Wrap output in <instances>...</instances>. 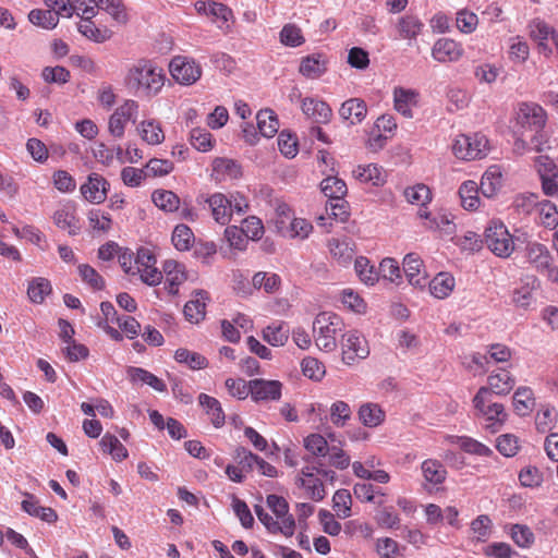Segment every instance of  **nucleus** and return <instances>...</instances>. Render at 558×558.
Returning a JSON list of instances; mask_svg holds the SVG:
<instances>
[{"instance_id": "52", "label": "nucleus", "mask_w": 558, "mask_h": 558, "mask_svg": "<svg viewBox=\"0 0 558 558\" xmlns=\"http://www.w3.org/2000/svg\"><path fill=\"white\" fill-rule=\"evenodd\" d=\"M129 374L133 380L142 381L143 384L150 386L156 391L163 392L167 390V386L162 379L144 368L131 367Z\"/></svg>"}, {"instance_id": "17", "label": "nucleus", "mask_w": 558, "mask_h": 558, "mask_svg": "<svg viewBox=\"0 0 558 558\" xmlns=\"http://www.w3.org/2000/svg\"><path fill=\"white\" fill-rule=\"evenodd\" d=\"M53 223L70 235H76L81 231L80 218L76 214V206L72 202L62 204L52 216Z\"/></svg>"}, {"instance_id": "55", "label": "nucleus", "mask_w": 558, "mask_h": 558, "mask_svg": "<svg viewBox=\"0 0 558 558\" xmlns=\"http://www.w3.org/2000/svg\"><path fill=\"white\" fill-rule=\"evenodd\" d=\"M280 43L288 47H300L305 43L302 29L292 23L286 24L279 33Z\"/></svg>"}, {"instance_id": "31", "label": "nucleus", "mask_w": 558, "mask_h": 558, "mask_svg": "<svg viewBox=\"0 0 558 558\" xmlns=\"http://www.w3.org/2000/svg\"><path fill=\"white\" fill-rule=\"evenodd\" d=\"M489 393L496 395H508L515 385V378L510 374L509 371L499 368L497 372H493L487 378Z\"/></svg>"}, {"instance_id": "62", "label": "nucleus", "mask_w": 558, "mask_h": 558, "mask_svg": "<svg viewBox=\"0 0 558 558\" xmlns=\"http://www.w3.org/2000/svg\"><path fill=\"white\" fill-rule=\"evenodd\" d=\"M301 367L303 375L315 381H320L326 374L325 365L312 356L303 359Z\"/></svg>"}, {"instance_id": "2", "label": "nucleus", "mask_w": 558, "mask_h": 558, "mask_svg": "<svg viewBox=\"0 0 558 558\" xmlns=\"http://www.w3.org/2000/svg\"><path fill=\"white\" fill-rule=\"evenodd\" d=\"M266 504L275 518L270 515L265 509L256 505L254 507L258 520L264 524L266 530L271 534H282L286 537H291L295 531V520L289 512V504L282 496L270 494L266 498Z\"/></svg>"}, {"instance_id": "54", "label": "nucleus", "mask_w": 558, "mask_h": 558, "mask_svg": "<svg viewBox=\"0 0 558 558\" xmlns=\"http://www.w3.org/2000/svg\"><path fill=\"white\" fill-rule=\"evenodd\" d=\"M530 37L535 41L548 40L554 41V36L558 35L553 26L542 19H534L529 24Z\"/></svg>"}, {"instance_id": "64", "label": "nucleus", "mask_w": 558, "mask_h": 558, "mask_svg": "<svg viewBox=\"0 0 558 558\" xmlns=\"http://www.w3.org/2000/svg\"><path fill=\"white\" fill-rule=\"evenodd\" d=\"M510 536L521 548L531 547L535 541L532 530L523 524H513L510 529Z\"/></svg>"}, {"instance_id": "29", "label": "nucleus", "mask_w": 558, "mask_h": 558, "mask_svg": "<svg viewBox=\"0 0 558 558\" xmlns=\"http://www.w3.org/2000/svg\"><path fill=\"white\" fill-rule=\"evenodd\" d=\"M198 403L204 409L214 427L220 428L225 425L226 415L218 399L207 393H199Z\"/></svg>"}, {"instance_id": "30", "label": "nucleus", "mask_w": 558, "mask_h": 558, "mask_svg": "<svg viewBox=\"0 0 558 558\" xmlns=\"http://www.w3.org/2000/svg\"><path fill=\"white\" fill-rule=\"evenodd\" d=\"M24 496L25 499L21 504L23 511L48 523L57 521L58 514L52 508L40 506L38 499L32 494L25 493Z\"/></svg>"}, {"instance_id": "60", "label": "nucleus", "mask_w": 558, "mask_h": 558, "mask_svg": "<svg viewBox=\"0 0 558 558\" xmlns=\"http://www.w3.org/2000/svg\"><path fill=\"white\" fill-rule=\"evenodd\" d=\"M191 145L199 151H209L214 147L213 135L205 129L194 128L190 133Z\"/></svg>"}, {"instance_id": "59", "label": "nucleus", "mask_w": 558, "mask_h": 558, "mask_svg": "<svg viewBox=\"0 0 558 558\" xmlns=\"http://www.w3.org/2000/svg\"><path fill=\"white\" fill-rule=\"evenodd\" d=\"M194 241V233L186 225H178L172 232V243L178 251H189Z\"/></svg>"}, {"instance_id": "5", "label": "nucleus", "mask_w": 558, "mask_h": 558, "mask_svg": "<svg viewBox=\"0 0 558 558\" xmlns=\"http://www.w3.org/2000/svg\"><path fill=\"white\" fill-rule=\"evenodd\" d=\"M335 472L314 464H307L301 469L295 477V485L304 490L307 498L320 501L326 497L323 478L332 480Z\"/></svg>"}, {"instance_id": "56", "label": "nucleus", "mask_w": 558, "mask_h": 558, "mask_svg": "<svg viewBox=\"0 0 558 558\" xmlns=\"http://www.w3.org/2000/svg\"><path fill=\"white\" fill-rule=\"evenodd\" d=\"M97 2L98 9L106 11L116 22L120 24L128 22L129 15L121 0H97Z\"/></svg>"}, {"instance_id": "51", "label": "nucleus", "mask_w": 558, "mask_h": 558, "mask_svg": "<svg viewBox=\"0 0 558 558\" xmlns=\"http://www.w3.org/2000/svg\"><path fill=\"white\" fill-rule=\"evenodd\" d=\"M50 292L51 284L46 278H34L28 283L27 295L33 303L41 304Z\"/></svg>"}, {"instance_id": "63", "label": "nucleus", "mask_w": 558, "mask_h": 558, "mask_svg": "<svg viewBox=\"0 0 558 558\" xmlns=\"http://www.w3.org/2000/svg\"><path fill=\"white\" fill-rule=\"evenodd\" d=\"M520 440L513 434H504L497 438L496 448L505 457H514L520 450Z\"/></svg>"}, {"instance_id": "34", "label": "nucleus", "mask_w": 558, "mask_h": 558, "mask_svg": "<svg viewBox=\"0 0 558 558\" xmlns=\"http://www.w3.org/2000/svg\"><path fill=\"white\" fill-rule=\"evenodd\" d=\"M428 287L433 296L442 300L452 293L456 280L451 274L441 271L428 282Z\"/></svg>"}, {"instance_id": "12", "label": "nucleus", "mask_w": 558, "mask_h": 558, "mask_svg": "<svg viewBox=\"0 0 558 558\" xmlns=\"http://www.w3.org/2000/svg\"><path fill=\"white\" fill-rule=\"evenodd\" d=\"M534 167L541 178L544 194L558 198V167L554 160L541 155L535 158Z\"/></svg>"}, {"instance_id": "4", "label": "nucleus", "mask_w": 558, "mask_h": 558, "mask_svg": "<svg viewBox=\"0 0 558 558\" xmlns=\"http://www.w3.org/2000/svg\"><path fill=\"white\" fill-rule=\"evenodd\" d=\"M343 322L335 313H319L313 323V332L316 345L326 352L337 348V335L342 331Z\"/></svg>"}, {"instance_id": "42", "label": "nucleus", "mask_w": 558, "mask_h": 558, "mask_svg": "<svg viewBox=\"0 0 558 558\" xmlns=\"http://www.w3.org/2000/svg\"><path fill=\"white\" fill-rule=\"evenodd\" d=\"M151 201L159 209L166 213H174L180 209V198L172 191L156 190L151 194Z\"/></svg>"}, {"instance_id": "37", "label": "nucleus", "mask_w": 558, "mask_h": 558, "mask_svg": "<svg viewBox=\"0 0 558 558\" xmlns=\"http://www.w3.org/2000/svg\"><path fill=\"white\" fill-rule=\"evenodd\" d=\"M353 175L360 182L371 183L374 186H380L386 182V174L380 167L375 163L357 166L353 170Z\"/></svg>"}, {"instance_id": "1", "label": "nucleus", "mask_w": 558, "mask_h": 558, "mask_svg": "<svg viewBox=\"0 0 558 558\" xmlns=\"http://www.w3.org/2000/svg\"><path fill=\"white\" fill-rule=\"evenodd\" d=\"M166 74L161 68L148 59L132 63L125 73L124 86L135 96L153 98L165 86Z\"/></svg>"}, {"instance_id": "6", "label": "nucleus", "mask_w": 558, "mask_h": 558, "mask_svg": "<svg viewBox=\"0 0 558 558\" xmlns=\"http://www.w3.org/2000/svg\"><path fill=\"white\" fill-rule=\"evenodd\" d=\"M451 150L456 158L471 161L485 158L490 146L488 138L482 133L459 134L452 142Z\"/></svg>"}, {"instance_id": "8", "label": "nucleus", "mask_w": 558, "mask_h": 558, "mask_svg": "<svg viewBox=\"0 0 558 558\" xmlns=\"http://www.w3.org/2000/svg\"><path fill=\"white\" fill-rule=\"evenodd\" d=\"M484 243L496 256L509 257L514 251V241L504 222L493 220L484 232Z\"/></svg>"}, {"instance_id": "58", "label": "nucleus", "mask_w": 558, "mask_h": 558, "mask_svg": "<svg viewBox=\"0 0 558 558\" xmlns=\"http://www.w3.org/2000/svg\"><path fill=\"white\" fill-rule=\"evenodd\" d=\"M320 189L324 195L328 198L345 196L348 187L345 182L338 177H327L320 183Z\"/></svg>"}, {"instance_id": "14", "label": "nucleus", "mask_w": 558, "mask_h": 558, "mask_svg": "<svg viewBox=\"0 0 558 558\" xmlns=\"http://www.w3.org/2000/svg\"><path fill=\"white\" fill-rule=\"evenodd\" d=\"M464 54L463 45L452 38H438L432 47V57L439 63L458 62Z\"/></svg>"}, {"instance_id": "23", "label": "nucleus", "mask_w": 558, "mask_h": 558, "mask_svg": "<svg viewBox=\"0 0 558 558\" xmlns=\"http://www.w3.org/2000/svg\"><path fill=\"white\" fill-rule=\"evenodd\" d=\"M205 202L208 204L211 216L216 222L221 226L229 223L232 216V203L230 198L222 193H215L207 197Z\"/></svg>"}, {"instance_id": "48", "label": "nucleus", "mask_w": 558, "mask_h": 558, "mask_svg": "<svg viewBox=\"0 0 558 558\" xmlns=\"http://www.w3.org/2000/svg\"><path fill=\"white\" fill-rule=\"evenodd\" d=\"M174 359L181 364H186L193 371L204 369L208 366V361L204 355L183 348L175 351Z\"/></svg>"}, {"instance_id": "3", "label": "nucleus", "mask_w": 558, "mask_h": 558, "mask_svg": "<svg viewBox=\"0 0 558 558\" xmlns=\"http://www.w3.org/2000/svg\"><path fill=\"white\" fill-rule=\"evenodd\" d=\"M547 113L542 106L535 102H519L514 109L513 130L517 135L530 137L537 150L541 148L538 134L546 125Z\"/></svg>"}, {"instance_id": "25", "label": "nucleus", "mask_w": 558, "mask_h": 558, "mask_svg": "<svg viewBox=\"0 0 558 558\" xmlns=\"http://www.w3.org/2000/svg\"><path fill=\"white\" fill-rule=\"evenodd\" d=\"M527 263L539 274L549 267L553 256L549 250L542 243L529 242L525 247Z\"/></svg>"}, {"instance_id": "18", "label": "nucleus", "mask_w": 558, "mask_h": 558, "mask_svg": "<svg viewBox=\"0 0 558 558\" xmlns=\"http://www.w3.org/2000/svg\"><path fill=\"white\" fill-rule=\"evenodd\" d=\"M281 390L282 384L279 380H251V398L254 402L277 401L281 398Z\"/></svg>"}, {"instance_id": "15", "label": "nucleus", "mask_w": 558, "mask_h": 558, "mask_svg": "<svg viewBox=\"0 0 558 558\" xmlns=\"http://www.w3.org/2000/svg\"><path fill=\"white\" fill-rule=\"evenodd\" d=\"M109 182L99 173L93 172L80 187L83 198L93 204H101L107 199Z\"/></svg>"}, {"instance_id": "44", "label": "nucleus", "mask_w": 558, "mask_h": 558, "mask_svg": "<svg viewBox=\"0 0 558 558\" xmlns=\"http://www.w3.org/2000/svg\"><path fill=\"white\" fill-rule=\"evenodd\" d=\"M77 28L84 37L95 43H105L112 37V32L109 28L97 27L92 19L81 21Z\"/></svg>"}, {"instance_id": "27", "label": "nucleus", "mask_w": 558, "mask_h": 558, "mask_svg": "<svg viewBox=\"0 0 558 558\" xmlns=\"http://www.w3.org/2000/svg\"><path fill=\"white\" fill-rule=\"evenodd\" d=\"M395 109L403 117L411 119L412 109L417 106L418 93L414 89L396 87L393 90Z\"/></svg>"}, {"instance_id": "53", "label": "nucleus", "mask_w": 558, "mask_h": 558, "mask_svg": "<svg viewBox=\"0 0 558 558\" xmlns=\"http://www.w3.org/2000/svg\"><path fill=\"white\" fill-rule=\"evenodd\" d=\"M354 268L360 280L365 284L373 286L378 281V271L371 265L368 258L364 256L356 257Z\"/></svg>"}, {"instance_id": "26", "label": "nucleus", "mask_w": 558, "mask_h": 558, "mask_svg": "<svg viewBox=\"0 0 558 558\" xmlns=\"http://www.w3.org/2000/svg\"><path fill=\"white\" fill-rule=\"evenodd\" d=\"M423 28V22L414 14L402 15L396 23L398 38L403 40H416Z\"/></svg>"}, {"instance_id": "21", "label": "nucleus", "mask_w": 558, "mask_h": 558, "mask_svg": "<svg viewBox=\"0 0 558 558\" xmlns=\"http://www.w3.org/2000/svg\"><path fill=\"white\" fill-rule=\"evenodd\" d=\"M403 271L409 283L413 287L424 288L427 275L422 258L416 253H409L403 258Z\"/></svg>"}, {"instance_id": "49", "label": "nucleus", "mask_w": 558, "mask_h": 558, "mask_svg": "<svg viewBox=\"0 0 558 558\" xmlns=\"http://www.w3.org/2000/svg\"><path fill=\"white\" fill-rule=\"evenodd\" d=\"M473 537L481 543H485L492 535L493 521L487 514H480L470 524Z\"/></svg>"}, {"instance_id": "10", "label": "nucleus", "mask_w": 558, "mask_h": 558, "mask_svg": "<svg viewBox=\"0 0 558 558\" xmlns=\"http://www.w3.org/2000/svg\"><path fill=\"white\" fill-rule=\"evenodd\" d=\"M156 257L149 248L141 247L135 257V270L141 280L148 286H157L162 280V272L156 267Z\"/></svg>"}, {"instance_id": "35", "label": "nucleus", "mask_w": 558, "mask_h": 558, "mask_svg": "<svg viewBox=\"0 0 558 558\" xmlns=\"http://www.w3.org/2000/svg\"><path fill=\"white\" fill-rule=\"evenodd\" d=\"M141 138L148 145H159L165 141V133L159 121L155 119L143 120L137 125Z\"/></svg>"}, {"instance_id": "28", "label": "nucleus", "mask_w": 558, "mask_h": 558, "mask_svg": "<svg viewBox=\"0 0 558 558\" xmlns=\"http://www.w3.org/2000/svg\"><path fill=\"white\" fill-rule=\"evenodd\" d=\"M339 114L343 120L349 121L350 124H359L367 114L366 102L361 98H350L341 105Z\"/></svg>"}, {"instance_id": "46", "label": "nucleus", "mask_w": 558, "mask_h": 558, "mask_svg": "<svg viewBox=\"0 0 558 558\" xmlns=\"http://www.w3.org/2000/svg\"><path fill=\"white\" fill-rule=\"evenodd\" d=\"M263 339L272 347L284 345L289 339V328L283 323H274L263 330Z\"/></svg>"}, {"instance_id": "24", "label": "nucleus", "mask_w": 558, "mask_h": 558, "mask_svg": "<svg viewBox=\"0 0 558 558\" xmlns=\"http://www.w3.org/2000/svg\"><path fill=\"white\" fill-rule=\"evenodd\" d=\"M276 228L284 238L301 240L306 239L313 230L311 222L303 218H292L288 225H286V220L278 219Z\"/></svg>"}, {"instance_id": "7", "label": "nucleus", "mask_w": 558, "mask_h": 558, "mask_svg": "<svg viewBox=\"0 0 558 558\" xmlns=\"http://www.w3.org/2000/svg\"><path fill=\"white\" fill-rule=\"evenodd\" d=\"M473 404L477 415L485 418V429L496 433L504 425L507 414L501 403L492 402L489 389L481 387L473 398Z\"/></svg>"}, {"instance_id": "32", "label": "nucleus", "mask_w": 558, "mask_h": 558, "mask_svg": "<svg viewBox=\"0 0 558 558\" xmlns=\"http://www.w3.org/2000/svg\"><path fill=\"white\" fill-rule=\"evenodd\" d=\"M206 300L208 294L206 291H196L194 298L184 305V316L192 324H198L205 318Z\"/></svg>"}, {"instance_id": "38", "label": "nucleus", "mask_w": 558, "mask_h": 558, "mask_svg": "<svg viewBox=\"0 0 558 558\" xmlns=\"http://www.w3.org/2000/svg\"><path fill=\"white\" fill-rule=\"evenodd\" d=\"M213 175L220 181L236 179L241 175V167L232 159L218 157L213 161Z\"/></svg>"}, {"instance_id": "16", "label": "nucleus", "mask_w": 558, "mask_h": 558, "mask_svg": "<svg viewBox=\"0 0 558 558\" xmlns=\"http://www.w3.org/2000/svg\"><path fill=\"white\" fill-rule=\"evenodd\" d=\"M161 272L165 275V287L172 295H177L180 286L189 280L185 265L174 259L165 260Z\"/></svg>"}, {"instance_id": "47", "label": "nucleus", "mask_w": 558, "mask_h": 558, "mask_svg": "<svg viewBox=\"0 0 558 558\" xmlns=\"http://www.w3.org/2000/svg\"><path fill=\"white\" fill-rule=\"evenodd\" d=\"M403 195L410 204L421 206V208H425V205L432 201V191L423 183L408 186L403 191Z\"/></svg>"}, {"instance_id": "39", "label": "nucleus", "mask_w": 558, "mask_h": 558, "mask_svg": "<svg viewBox=\"0 0 558 558\" xmlns=\"http://www.w3.org/2000/svg\"><path fill=\"white\" fill-rule=\"evenodd\" d=\"M461 205L466 210H475L480 207L478 185L473 180H468L459 187Z\"/></svg>"}, {"instance_id": "36", "label": "nucleus", "mask_w": 558, "mask_h": 558, "mask_svg": "<svg viewBox=\"0 0 558 558\" xmlns=\"http://www.w3.org/2000/svg\"><path fill=\"white\" fill-rule=\"evenodd\" d=\"M421 471L424 480L434 486L442 484L447 477L446 468L436 459L424 460L421 464Z\"/></svg>"}, {"instance_id": "20", "label": "nucleus", "mask_w": 558, "mask_h": 558, "mask_svg": "<svg viewBox=\"0 0 558 558\" xmlns=\"http://www.w3.org/2000/svg\"><path fill=\"white\" fill-rule=\"evenodd\" d=\"M331 257L342 266L350 264L355 255L356 246L351 238H331L327 242Z\"/></svg>"}, {"instance_id": "61", "label": "nucleus", "mask_w": 558, "mask_h": 558, "mask_svg": "<svg viewBox=\"0 0 558 558\" xmlns=\"http://www.w3.org/2000/svg\"><path fill=\"white\" fill-rule=\"evenodd\" d=\"M333 510L341 519L351 515L352 496L348 489H338L332 497Z\"/></svg>"}, {"instance_id": "22", "label": "nucleus", "mask_w": 558, "mask_h": 558, "mask_svg": "<svg viewBox=\"0 0 558 558\" xmlns=\"http://www.w3.org/2000/svg\"><path fill=\"white\" fill-rule=\"evenodd\" d=\"M301 110L306 118L316 123H328L332 117V110L329 105L316 97L301 99Z\"/></svg>"}, {"instance_id": "13", "label": "nucleus", "mask_w": 558, "mask_h": 558, "mask_svg": "<svg viewBox=\"0 0 558 558\" xmlns=\"http://www.w3.org/2000/svg\"><path fill=\"white\" fill-rule=\"evenodd\" d=\"M342 360L347 364H353L356 360L365 359L369 354L368 343L365 337L356 330L348 331L342 336Z\"/></svg>"}, {"instance_id": "57", "label": "nucleus", "mask_w": 558, "mask_h": 558, "mask_svg": "<svg viewBox=\"0 0 558 558\" xmlns=\"http://www.w3.org/2000/svg\"><path fill=\"white\" fill-rule=\"evenodd\" d=\"M330 421L336 427H343L351 420L352 411L350 405L342 401L337 400L330 405Z\"/></svg>"}, {"instance_id": "45", "label": "nucleus", "mask_w": 558, "mask_h": 558, "mask_svg": "<svg viewBox=\"0 0 558 558\" xmlns=\"http://www.w3.org/2000/svg\"><path fill=\"white\" fill-rule=\"evenodd\" d=\"M257 128L265 137H272L279 130V120L270 109L258 111L256 116Z\"/></svg>"}, {"instance_id": "43", "label": "nucleus", "mask_w": 558, "mask_h": 558, "mask_svg": "<svg viewBox=\"0 0 558 558\" xmlns=\"http://www.w3.org/2000/svg\"><path fill=\"white\" fill-rule=\"evenodd\" d=\"M535 405L534 395L529 387H519L513 395V408L517 414L527 415Z\"/></svg>"}, {"instance_id": "40", "label": "nucleus", "mask_w": 558, "mask_h": 558, "mask_svg": "<svg viewBox=\"0 0 558 558\" xmlns=\"http://www.w3.org/2000/svg\"><path fill=\"white\" fill-rule=\"evenodd\" d=\"M357 414L361 423L367 427H377L385 421V412L376 403L362 404Z\"/></svg>"}, {"instance_id": "11", "label": "nucleus", "mask_w": 558, "mask_h": 558, "mask_svg": "<svg viewBox=\"0 0 558 558\" xmlns=\"http://www.w3.org/2000/svg\"><path fill=\"white\" fill-rule=\"evenodd\" d=\"M174 81L182 85H192L202 76V68L195 60L183 56L174 57L169 64Z\"/></svg>"}, {"instance_id": "50", "label": "nucleus", "mask_w": 558, "mask_h": 558, "mask_svg": "<svg viewBox=\"0 0 558 558\" xmlns=\"http://www.w3.org/2000/svg\"><path fill=\"white\" fill-rule=\"evenodd\" d=\"M28 20L32 24L40 26L46 29H52L59 23L57 13L53 10H50L49 8H47L46 10H32L28 14Z\"/></svg>"}, {"instance_id": "9", "label": "nucleus", "mask_w": 558, "mask_h": 558, "mask_svg": "<svg viewBox=\"0 0 558 558\" xmlns=\"http://www.w3.org/2000/svg\"><path fill=\"white\" fill-rule=\"evenodd\" d=\"M140 104L134 99H125L118 106L109 118V133L117 138L124 135L129 122L135 123L138 116Z\"/></svg>"}, {"instance_id": "33", "label": "nucleus", "mask_w": 558, "mask_h": 558, "mask_svg": "<svg viewBox=\"0 0 558 558\" xmlns=\"http://www.w3.org/2000/svg\"><path fill=\"white\" fill-rule=\"evenodd\" d=\"M502 173L501 169L497 165H493L488 167V169L484 172L481 179V185L478 190H481L482 194L485 197H493L497 194V192L501 187Z\"/></svg>"}, {"instance_id": "19", "label": "nucleus", "mask_w": 558, "mask_h": 558, "mask_svg": "<svg viewBox=\"0 0 558 558\" xmlns=\"http://www.w3.org/2000/svg\"><path fill=\"white\" fill-rule=\"evenodd\" d=\"M328 57L323 52H314L301 59L299 72L308 80H317L328 70Z\"/></svg>"}, {"instance_id": "41", "label": "nucleus", "mask_w": 558, "mask_h": 558, "mask_svg": "<svg viewBox=\"0 0 558 558\" xmlns=\"http://www.w3.org/2000/svg\"><path fill=\"white\" fill-rule=\"evenodd\" d=\"M102 452L108 453L114 461L121 462L129 457L128 449L111 434H105L99 441Z\"/></svg>"}]
</instances>
